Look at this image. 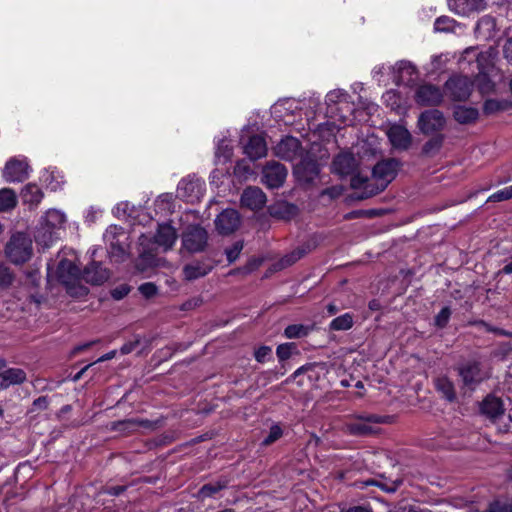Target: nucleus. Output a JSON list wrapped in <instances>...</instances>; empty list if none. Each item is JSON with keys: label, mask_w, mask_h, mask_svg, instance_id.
Segmentation results:
<instances>
[{"label": "nucleus", "mask_w": 512, "mask_h": 512, "mask_svg": "<svg viewBox=\"0 0 512 512\" xmlns=\"http://www.w3.org/2000/svg\"><path fill=\"white\" fill-rule=\"evenodd\" d=\"M399 162L396 159H386L378 162L372 171L371 179L361 175H355L351 179V187L363 189L361 198L371 197L383 191L396 177Z\"/></svg>", "instance_id": "obj_1"}, {"label": "nucleus", "mask_w": 512, "mask_h": 512, "mask_svg": "<svg viewBox=\"0 0 512 512\" xmlns=\"http://www.w3.org/2000/svg\"><path fill=\"white\" fill-rule=\"evenodd\" d=\"M48 277L56 278L66 288L67 293L71 296L80 297L88 293L82 282V269H80L75 259L63 258L53 269V264L49 262L47 264Z\"/></svg>", "instance_id": "obj_2"}, {"label": "nucleus", "mask_w": 512, "mask_h": 512, "mask_svg": "<svg viewBox=\"0 0 512 512\" xmlns=\"http://www.w3.org/2000/svg\"><path fill=\"white\" fill-rule=\"evenodd\" d=\"M177 234L168 224L158 226L156 234L141 235L138 241V256H153L157 253H166L175 244Z\"/></svg>", "instance_id": "obj_3"}, {"label": "nucleus", "mask_w": 512, "mask_h": 512, "mask_svg": "<svg viewBox=\"0 0 512 512\" xmlns=\"http://www.w3.org/2000/svg\"><path fill=\"white\" fill-rule=\"evenodd\" d=\"M104 239L110 256H123L130 253L129 234L123 228L110 226L104 234Z\"/></svg>", "instance_id": "obj_4"}, {"label": "nucleus", "mask_w": 512, "mask_h": 512, "mask_svg": "<svg viewBox=\"0 0 512 512\" xmlns=\"http://www.w3.org/2000/svg\"><path fill=\"white\" fill-rule=\"evenodd\" d=\"M446 125L443 113L437 109L422 112L417 121L419 131L424 135L441 134Z\"/></svg>", "instance_id": "obj_5"}, {"label": "nucleus", "mask_w": 512, "mask_h": 512, "mask_svg": "<svg viewBox=\"0 0 512 512\" xmlns=\"http://www.w3.org/2000/svg\"><path fill=\"white\" fill-rule=\"evenodd\" d=\"M207 240L206 230L198 225L188 226L182 235V245L188 253L202 252L207 245Z\"/></svg>", "instance_id": "obj_6"}, {"label": "nucleus", "mask_w": 512, "mask_h": 512, "mask_svg": "<svg viewBox=\"0 0 512 512\" xmlns=\"http://www.w3.org/2000/svg\"><path fill=\"white\" fill-rule=\"evenodd\" d=\"M380 422H382V417L379 416H356L345 423L344 429L351 435L364 436L373 433L371 423Z\"/></svg>", "instance_id": "obj_7"}, {"label": "nucleus", "mask_w": 512, "mask_h": 512, "mask_svg": "<svg viewBox=\"0 0 512 512\" xmlns=\"http://www.w3.org/2000/svg\"><path fill=\"white\" fill-rule=\"evenodd\" d=\"M110 271L101 261H90L82 269V281L91 285H102L110 278Z\"/></svg>", "instance_id": "obj_8"}, {"label": "nucleus", "mask_w": 512, "mask_h": 512, "mask_svg": "<svg viewBox=\"0 0 512 512\" xmlns=\"http://www.w3.org/2000/svg\"><path fill=\"white\" fill-rule=\"evenodd\" d=\"M287 177V169L278 162L266 164L262 171V183L268 188H279Z\"/></svg>", "instance_id": "obj_9"}, {"label": "nucleus", "mask_w": 512, "mask_h": 512, "mask_svg": "<svg viewBox=\"0 0 512 512\" xmlns=\"http://www.w3.org/2000/svg\"><path fill=\"white\" fill-rule=\"evenodd\" d=\"M447 93L453 100L468 99L472 91V83L467 76H455L445 83Z\"/></svg>", "instance_id": "obj_10"}, {"label": "nucleus", "mask_w": 512, "mask_h": 512, "mask_svg": "<svg viewBox=\"0 0 512 512\" xmlns=\"http://www.w3.org/2000/svg\"><path fill=\"white\" fill-rule=\"evenodd\" d=\"M415 101L421 106H438L443 101V92L438 86L422 84L416 89Z\"/></svg>", "instance_id": "obj_11"}, {"label": "nucleus", "mask_w": 512, "mask_h": 512, "mask_svg": "<svg viewBox=\"0 0 512 512\" xmlns=\"http://www.w3.org/2000/svg\"><path fill=\"white\" fill-rule=\"evenodd\" d=\"M274 153L282 159L297 161L303 155V149L297 138L286 137L275 146Z\"/></svg>", "instance_id": "obj_12"}, {"label": "nucleus", "mask_w": 512, "mask_h": 512, "mask_svg": "<svg viewBox=\"0 0 512 512\" xmlns=\"http://www.w3.org/2000/svg\"><path fill=\"white\" fill-rule=\"evenodd\" d=\"M32 252V240L25 233L13 234L6 245V256H30Z\"/></svg>", "instance_id": "obj_13"}, {"label": "nucleus", "mask_w": 512, "mask_h": 512, "mask_svg": "<svg viewBox=\"0 0 512 512\" xmlns=\"http://www.w3.org/2000/svg\"><path fill=\"white\" fill-rule=\"evenodd\" d=\"M3 178L7 182H22L28 177V164L24 159H10L4 169Z\"/></svg>", "instance_id": "obj_14"}, {"label": "nucleus", "mask_w": 512, "mask_h": 512, "mask_svg": "<svg viewBox=\"0 0 512 512\" xmlns=\"http://www.w3.org/2000/svg\"><path fill=\"white\" fill-rule=\"evenodd\" d=\"M387 136L392 147L395 149L407 150L411 146V134L403 125H391L387 130Z\"/></svg>", "instance_id": "obj_15"}, {"label": "nucleus", "mask_w": 512, "mask_h": 512, "mask_svg": "<svg viewBox=\"0 0 512 512\" xmlns=\"http://www.w3.org/2000/svg\"><path fill=\"white\" fill-rule=\"evenodd\" d=\"M294 173L303 181H312L319 173L318 164L304 154L297 160Z\"/></svg>", "instance_id": "obj_16"}, {"label": "nucleus", "mask_w": 512, "mask_h": 512, "mask_svg": "<svg viewBox=\"0 0 512 512\" xmlns=\"http://www.w3.org/2000/svg\"><path fill=\"white\" fill-rule=\"evenodd\" d=\"M217 230L222 234L234 232L240 224V216L234 209H226L220 213L215 221Z\"/></svg>", "instance_id": "obj_17"}, {"label": "nucleus", "mask_w": 512, "mask_h": 512, "mask_svg": "<svg viewBox=\"0 0 512 512\" xmlns=\"http://www.w3.org/2000/svg\"><path fill=\"white\" fill-rule=\"evenodd\" d=\"M266 201L267 199L264 192L254 186L247 187L241 196L242 206L253 211L261 209L266 204Z\"/></svg>", "instance_id": "obj_18"}, {"label": "nucleus", "mask_w": 512, "mask_h": 512, "mask_svg": "<svg viewBox=\"0 0 512 512\" xmlns=\"http://www.w3.org/2000/svg\"><path fill=\"white\" fill-rule=\"evenodd\" d=\"M357 160L349 152L339 153L333 160L332 170L340 176L352 174L357 168Z\"/></svg>", "instance_id": "obj_19"}, {"label": "nucleus", "mask_w": 512, "mask_h": 512, "mask_svg": "<svg viewBox=\"0 0 512 512\" xmlns=\"http://www.w3.org/2000/svg\"><path fill=\"white\" fill-rule=\"evenodd\" d=\"M459 375L466 386H475L480 383L486 374L477 362H469L459 368Z\"/></svg>", "instance_id": "obj_20"}, {"label": "nucleus", "mask_w": 512, "mask_h": 512, "mask_svg": "<svg viewBox=\"0 0 512 512\" xmlns=\"http://www.w3.org/2000/svg\"><path fill=\"white\" fill-rule=\"evenodd\" d=\"M202 185L203 183L199 180L183 179L178 184V196L184 198L188 202L197 201L202 196Z\"/></svg>", "instance_id": "obj_21"}, {"label": "nucleus", "mask_w": 512, "mask_h": 512, "mask_svg": "<svg viewBox=\"0 0 512 512\" xmlns=\"http://www.w3.org/2000/svg\"><path fill=\"white\" fill-rule=\"evenodd\" d=\"M393 71L395 75V81L400 84H410L415 79L416 69L415 67L408 61H399L393 67Z\"/></svg>", "instance_id": "obj_22"}, {"label": "nucleus", "mask_w": 512, "mask_h": 512, "mask_svg": "<svg viewBox=\"0 0 512 512\" xmlns=\"http://www.w3.org/2000/svg\"><path fill=\"white\" fill-rule=\"evenodd\" d=\"M245 154L252 160L262 158L267 153V146L263 137L255 135L250 137L244 147Z\"/></svg>", "instance_id": "obj_23"}, {"label": "nucleus", "mask_w": 512, "mask_h": 512, "mask_svg": "<svg viewBox=\"0 0 512 512\" xmlns=\"http://www.w3.org/2000/svg\"><path fill=\"white\" fill-rule=\"evenodd\" d=\"M26 380V373L19 368H9L0 372V390L11 385L21 384Z\"/></svg>", "instance_id": "obj_24"}, {"label": "nucleus", "mask_w": 512, "mask_h": 512, "mask_svg": "<svg viewBox=\"0 0 512 512\" xmlns=\"http://www.w3.org/2000/svg\"><path fill=\"white\" fill-rule=\"evenodd\" d=\"M57 240L56 231L40 226L35 235V242L38 253H46V249L51 247Z\"/></svg>", "instance_id": "obj_25"}, {"label": "nucleus", "mask_w": 512, "mask_h": 512, "mask_svg": "<svg viewBox=\"0 0 512 512\" xmlns=\"http://www.w3.org/2000/svg\"><path fill=\"white\" fill-rule=\"evenodd\" d=\"M66 223V215L57 209H50L46 212L43 220L41 222V226L47 227L53 231L60 230L64 227Z\"/></svg>", "instance_id": "obj_26"}, {"label": "nucleus", "mask_w": 512, "mask_h": 512, "mask_svg": "<svg viewBox=\"0 0 512 512\" xmlns=\"http://www.w3.org/2000/svg\"><path fill=\"white\" fill-rule=\"evenodd\" d=\"M269 210L273 217L284 220H290L298 214L297 206L285 201L275 203L269 208Z\"/></svg>", "instance_id": "obj_27"}, {"label": "nucleus", "mask_w": 512, "mask_h": 512, "mask_svg": "<svg viewBox=\"0 0 512 512\" xmlns=\"http://www.w3.org/2000/svg\"><path fill=\"white\" fill-rule=\"evenodd\" d=\"M449 6L457 14L467 15L470 12L483 8V0H449Z\"/></svg>", "instance_id": "obj_28"}, {"label": "nucleus", "mask_w": 512, "mask_h": 512, "mask_svg": "<svg viewBox=\"0 0 512 512\" xmlns=\"http://www.w3.org/2000/svg\"><path fill=\"white\" fill-rule=\"evenodd\" d=\"M212 269V264H207L204 261L196 260L191 264L184 267V276L187 280H194L199 277L205 276Z\"/></svg>", "instance_id": "obj_29"}, {"label": "nucleus", "mask_w": 512, "mask_h": 512, "mask_svg": "<svg viewBox=\"0 0 512 512\" xmlns=\"http://www.w3.org/2000/svg\"><path fill=\"white\" fill-rule=\"evenodd\" d=\"M481 410L491 418H498L503 413L502 402L499 398L489 396L483 401Z\"/></svg>", "instance_id": "obj_30"}, {"label": "nucleus", "mask_w": 512, "mask_h": 512, "mask_svg": "<svg viewBox=\"0 0 512 512\" xmlns=\"http://www.w3.org/2000/svg\"><path fill=\"white\" fill-rule=\"evenodd\" d=\"M17 196L10 188L0 189V212H8L17 205Z\"/></svg>", "instance_id": "obj_31"}, {"label": "nucleus", "mask_w": 512, "mask_h": 512, "mask_svg": "<svg viewBox=\"0 0 512 512\" xmlns=\"http://www.w3.org/2000/svg\"><path fill=\"white\" fill-rule=\"evenodd\" d=\"M478 117V111L472 107L457 106L454 110V118L461 124L473 122Z\"/></svg>", "instance_id": "obj_32"}, {"label": "nucleus", "mask_w": 512, "mask_h": 512, "mask_svg": "<svg viewBox=\"0 0 512 512\" xmlns=\"http://www.w3.org/2000/svg\"><path fill=\"white\" fill-rule=\"evenodd\" d=\"M23 201L32 205H37L43 198L41 189L35 184H28L23 189Z\"/></svg>", "instance_id": "obj_33"}, {"label": "nucleus", "mask_w": 512, "mask_h": 512, "mask_svg": "<svg viewBox=\"0 0 512 512\" xmlns=\"http://www.w3.org/2000/svg\"><path fill=\"white\" fill-rule=\"evenodd\" d=\"M432 137L423 145L422 153L425 156H433L438 153L443 145L444 135L433 134Z\"/></svg>", "instance_id": "obj_34"}, {"label": "nucleus", "mask_w": 512, "mask_h": 512, "mask_svg": "<svg viewBox=\"0 0 512 512\" xmlns=\"http://www.w3.org/2000/svg\"><path fill=\"white\" fill-rule=\"evenodd\" d=\"M354 324V317L351 313L342 314L336 318H334L330 324L329 328L333 331H345L352 328Z\"/></svg>", "instance_id": "obj_35"}, {"label": "nucleus", "mask_w": 512, "mask_h": 512, "mask_svg": "<svg viewBox=\"0 0 512 512\" xmlns=\"http://www.w3.org/2000/svg\"><path fill=\"white\" fill-rule=\"evenodd\" d=\"M160 261L161 258H137L135 266L139 272L143 273L146 277H150L153 269L160 265Z\"/></svg>", "instance_id": "obj_36"}, {"label": "nucleus", "mask_w": 512, "mask_h": 512, "mask_svg": "<svg viewBox=\"0 0 512 512\" xmlns=\"http://www.w3.org/2000/svg\"><path fill=\"white\" fill-rule=\"evenodd\" d=\"M311 327L302 324H292L285 328L284 335L288 339L301 338L310 332Z\"/></svg>", "instance_id": "obj_37"}, {"label": "nucleus", "mask_w": 512, "mask_h": 512, "mask_svg": "<svg viewBox=\"0 0 512 512\" xmlns=\"http://www.w3.org/2000/svg\"><path fill=\"white\" fill-rule=\"evenodd\" d=\"M348 98L349 95L347 92L341 89H335L326 95V103L328 106L335 104H348Z\"/></svg>", "instance_id": "obj_38"}, {"label": "nucleus", "mask_w": 512, "mask_h": 512, "mask_svg": "<svg viewBox=\"0 0 512 512\" xmlns=\"http://www.w3.org/2000/svg\"><path fill=\"white\" fill-rule=\"evenodd\" d=\"M226 485L227 483L225 481L206 484L199 490V496L201 498L211 497L220 490H222L223 488H225Z\"/></svg>", "instance_id": "obj_39"}, {"label": "nucleus", "mask_w": 512, "mask_h": 512, "mask_svg": "<svg viewBox=\"0 0 512 512\" xmlns=\"http://www.w3.org/2000/svg\"><path fill=\"white\" fill-rule=\"evenodd\" d=\"M436 386H437L438 390L443 393V396L447 400H449V401L454 400V398H455L454 387H453V384L449 380H447L445 378L438 379L436 382Z\"/></svg>", "instance_id": "obj_40"}, {"label": "nucleus", "mask_w": 512, "mask_h": 512, "mask_svg": "<svg viewBox=\"0 0 512 512\" xmlns=\"http://www.w3.org/2000/svg\"><path fill=\"white\" fill-rule=\"evenodd\" d=\"M296 351V345L294 343L280 344L276 349L277 357L280 361L287 360Z\"/></svg>", "instance_id": "obj_41"}, {"label": "nucleus", "mask_w": 512, "mask_h": 512, "mask_svg": "<svg viewBox=\"0 0 512 512\" xmlns=\"http://www.w3.org/2000/svg\"><path fill=\"white\" fill-rule=\"evenodd\" d=\"M317 246V241L315 239H309L307 242L298 246L296 250L292 252L291 256H304L305 254H310L314 252Z\"/></svg>", "instance_id": "obj_42"}, {"label": "nucleus", "mask_w": 512, "mask_h": 512, "mask_svg": "<svg viewBox=\"0 0 512 512\" xmlns=\"http://www.w3.org/2000/svg\"><path fill=\"white\" fill-rule=\"evenodd\" d=\"M512 198V185L505 187L489 196L490 202H501Z\"/></svg>", "instance_id": "obj_43"}, {"label": "nucleus", "mask_w": 512, "mask_h": 512, "mask_svg": "<svg viewBox=\"0 0 512 512\" xmlns=\"http://www.w3.org/2000/svg\"><path fill=\"white\" fill-rule=\"evenodd\" d=\"M283 434L282 428L278 424H274L270 427L267 437L263 440V445H270L281 438Z\"/></svg>", "instance_id": "obj_44"}, {"label": "nucleus", "mask_w": 512, "mask_h": 512, "mask_svg": "<svg viewBox=\"0 0 512 512\" xmlns=\"http://www.w3.org/2000/svg\"><path fill=\"white\" fill-rule=\"evenodd\" d=\"M452 27H453V20L450 19L449 17H445V16L437 18L435 21V24H434L435 30L440 31V32L450 31L452 29Z\"/></svg>", "instance_id": "obj_45"}, {"label": "nucleus", "mask_w": 512, "mask_h": 512, "mask_svg": "<svg viewBox=\"0 0 512 512\" xmlns=\"http://www.w3.org/2000/svg\"><path fill=\"white\" fill-rule=\"evenodd\" d=\"M451 311L448 307H444L435 317V325L439 328H443L447 325Z\"/></svg>", "instance_id": "obj_46"}, {"label": "nucleus", "mask_w": 512, "mask_h": 512, "mask_svg": "<svg viewBox=\"0 0 512 512\" xmlns=\"http://www.w3.org/2000/svg\"><path fill=\"white\" fill-rule=\"evenodd\" d=\"M503 109H505V104L494 99L486 100L484 103V112L486 114H492Z\"/></svg>", "instance_id": "obj_47"}, {"label": "nucleus", "mask_w": 512, "mask_h": 512, "mask_svg": "<svg viewBox=\"0 0 512 512\" xmlns=\"http://www.w3.org/2000/svg\"><path fill=\"white\" fill-rule=\"evenodd\" d=\"M232 156V150L231 148L225 144L224 141H222L221 144L218 145L216 150V157L220 160L221 157L223 158V161H227Z\"/></svg>", "instance_id": "obj_48"}, {"label": "nucleus", "mask_w": 512, "mask_h": 512, "mask_svg": "<svg viewBox=\"0 0 512 512\" xmlns=\"http://www.w3.org/2000/svg\"><path fill=\"white\" fill-rule=\"evenodd\" d=\"M13 275L6 266L0 265V286L7 287L12 283Z\"/></svg>", "instance_id": "obj_49"}, {"label": "nucleus", "mask_w": 512, "mask_h": 512, "mask_svg": "<svg viewBox=\"0 0 512 512\" xmlns=\"http://www.w3.org/2000/svg\"><path fill=\"white\" fill-rule=\"evenodd\" d=\"M130 292V287L127 284H122L111 291V296L115 300L123 299Z\"/></svg>", "instance_id": "obj_50"}, {"label": "nucleus", "mask_w": 512, "mask_h": 512, "mask_svg": "<svg viewBox=\"0 0 512 512\" xmlns=\"http://www.w3.org/2000/svg\"><path fill=\"white\" fill-rule=\"evenodd\" d=\"M140 293L146 297H153L157 293V287L153 283H144L139 287Z\"/></svg>", "instance_id": "obj_51"}, {"label": "nucleus", "mask_w": 512, "mask_h": 512, "mask_svg": "<svg viewBox=\"0 0 512 512\" xmlns=\"http://www.w3.org/2000/svg\"><path fill=\"white\" fill-rule=\"evenodd\" d=\"M487 512H512V506L507 503H501L499 501L491 504Z\"/></svg>", "instance_id": "obj_52"}, {"label": "nucleus", "mask_w": 512, "mask_h": 512, "mask_svg": "<svg viewBox=\"0 0 512 512\" xmlns=\"http://www.w3.org/2000/svg\"><path fill=\"white\" fill-rule=\"evenodd\" d=\"M270 355L271 348L268 346H262L255 351V358L258 362H265Z\"/></svg>", "instance_id": "obj_53"}, {"label": "nucleus", "mask_w": 512, "mask_h": 512, "mask_svg": "<svg viewBox=\"0 0 512 512\" xmlns=\"http://www.w3.org/2000/svg\"><path fill=\"white\" fill-rule=\"evenodd\" d=\"M129 208L130 205L128 202H121L114 208V213L118 217H125L128 214Z\"/></svg>", "instance_id": "obj_54"}, {"label": "nucleus", "mask_w": 512, "mask_h": 512, "mask_svg": "<svg viewBox=\"0 0 512 512\" xmlns=\"http://www.w3.org/2000/svg\"><path fill=\"white\" fill-rule=\"evenodd\" d=\"M142 423L141 422H137L135 420H126V421H123V422H120L118 424L119 426V429L120 430H127V431H132L134 430L137 426L141 425Z\"/></svg>", "instance_id": "obj_55"}, {"label": "nucleus", "mask_w": 512, "mask_h": 512, "mask_svg": "<svg viewBox=\"0 0 512 512\" xmlns=\"http://www.w3.org/2000/svg\"><path fill=\"white\" fill-rule=\"evenodd\" d=\"M243 249V243L241 241L235 242L231 248L226 249V256H238Z\"/></svg>", "instance_id": "obj_56"}, {"label": "nucleus", "mask_w": 512, "mask_h": 512, "mask_svg": "<svg viewBox=\"0 0 512 512\" xmlns=\"http://www.w3.org/2000/svg\"><path fill=\"white\" fill-rule=\"evenodd\" d=\"M139 342H140L139 338H136L134 341H131V342L125 343V344L120 348V352H121L123 355L131 353V352L136 348V346L139 344Z\"/></svg>", "instance_id": "obj_57"}, {"label": "nucleus", "mask_w": 512, "mask_h": 512, "mask_svg": "<svg viewBox=\"0 0 512 512\" xmlns=\"http://www.w3.org/2000/svg\"><path fill=\"white\" fill-rule=\"evenodd\" d=\"M201 303H202V300L200 298H192V299L186 301L181 306V309L182 310H190V309H193V308H196V307L200 306Z\"/></svg>", "instance_id": "obj_58"}, {"label": "nucleus", "mask_w": 512, "mask_h": 512, "mask_svg": "<svg viewBox=\"0 0 512 512\" xmlns=\"http://www.w3.org/2000/svg\"><path fill=\"white\" fill-rule=\"evenodd\" d=\"M503 52L507 61L512 64V38L506 41Z\"/></svg>", "instance_id": "obj_59"}, {"label": "nucleus", "mask_w": 512, "mask_h": 512, "mask_svg": "<svg viewBox=\"0 0 512 512\" xmlns=\"http://www.w3.org/2000/svg\"><path fill=\"white\" fill-rule=\"evenodd\" d=\"M116 355V351L115 350H112L104 355H102L100 358H98L95 362V363H99V362H104V361H107V360H111L115 357Z\"/></svg>", "instance_id": "obj_60"}, {"label": "nucleus", "mask_w": 512, "mask_h": 512, "mask_svg": "<svg viewBox=\"0 0 512 512\" xmlns=\"http://www.w3.org/2000/svg\"><path fill=\"white\" fill-rule=\"evenodd\" d=\"M482 325L486 328V330L488 331H492L494 333H497V334H500V335H504V336H509V337H512V333L511 332H508V331H505V330H500V329H495V328H491L489 327L487 324L485 323H482Z\"/></svg>", "instance_id": "obj_61"}, {"label": "nucleus", "mask_w": 512, "mask_h": 512, "mask_svg": "<svg viewBox=\"0 0 512 512\" xmlns=\"http://www.w3.org/2000/svg\"><path fill=\"white\" fill-rule=\"evenodd\" d=\"M263 258H253L251 263L249 264L248 272L258 268L262 264Z\"/></svg>", "instance_id": "obj_62"}, {"label": "nucleus", "mask_w": 512, "mask_h": 512, "mask_svg": "<svg viewBox=\"0 0 512 512\" xmlns=\"http://www.w3.org/2000/svg\"><path fill=\"white\" fill-rule=\"evenodd\" d=\"M124 491V487L123 486H116V487H112L110 488L107 492L111 495H119L121 494L122 492Z\"/></svg>", "instance_id": "obj_63"}, {"label": "nucleus", "mask_w": 512, "mask_h": 512, "mask_svg": "<svg viewBox=\"0 0 512 512\" xmlns=\"http://www.w3.org/2000/svg\"><path fill=\"white\" fill-rule=\"evenodd\" d=\"M346 512H372V511L369 509L357 506V507H353V508L347 510Z\"/></svg>", "instance_id": "obj_64"}]
</instances>
